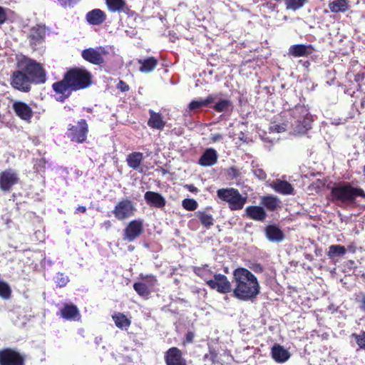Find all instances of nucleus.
I'll use <instances>...</instances> for the list:
<instances>
[{
  "label": "nucleus",
  "mask_w": 365,
  "mask_h": 365,
  "mask_svg": "<svg viewBox=\"0 0 365 365\" xmlns=\"http://www.w3.org/2000/svg\"><path fill=\"white\" fill-rule=\"evenodd\" d=\"M232 289V296L236 299L247 302L257 298L260 293V285L257 278L247 269L238 267L233 271Z\"/></svg>",
  "instance_id": "f257e3e1"
},
{
  "label": "nucleus",
  "mask_w": 365,
  "mask_h": 365,
  "mask_svg": "<svg viewBox=\"0 0 365 365\" xmlns=\"http://www.w3.org/2000/svg\"><path fill=\"white\" fill-rule=\"evenodd\" d=\"M289 120L286 123L273 122L269 126L271 133H282L290 128L294 134H304L311 128L312 116L304 106H296L289 111Z\"/></svg>",
  "instance_id": "f03ea898"
},
{
  "label": "nucleus",
  "mask_w": 365,
  "mask_h": 365,
  "mask_svg": "<svg viewBox=\"0 0 365 365\" xmlns=\"http://www.w3.org/2000/svg\"><path fill=\"white\" fill-rule=\"evenodd\" d=\"M17 66L26 73L34 83H43L46 81V72L42 66L36 61L25 56L17 57Z\"/></svg>",
  "instance_id": "7ed1b4c3"
},
{
  "label": "nucleus",
  "mask_w": 365,
  "mask_h": 365,
  "mask_svg": "<svg viewBox=\"0 0 365 365\" xmlns=\"http://www.w3.org/2000/svg\"><path fill=\"white\" fill-rule=\"evenodd\" d=\"M331 196L334 200L349 205L354 203L357 197L365 198V192L363 189L353 187L346 182L332 187Z\"/></svg>",
  "instance_id": "20e7f679"
},
{
  "label": "nucleus",
  "mask_w": 365,
  "mask_h": 365,
  "mask_svg": "<svg viewBox=\"0 0 365 365\" xmlns=\"http://www.w3.org/2000/svg\"><path fill=\"white\" fill-rule=\"evenodd\" d=\"M66 80L73 91L86 88L91 84V74L83 68L69 70L66 74Z\"/></svg>",
  "instance_id": "39448f33"
},
{
  "label": "nucleus",
  "mask_w": 365,
  "mask_h": 365,
  "mask_svg": "<svg viewBox=\"0 0 365 365\" xmlns=\"http://www.w3.org/2000/svg\"><path fill=\"white\" fill-rule=\"evenodd\" d=\"M217 195L221 200L228 203L231 210L242 209L247 200L246 196H242L237 189L232 187L219 189Z\"/></svg>",
  "instance_id": "423d86ee"
},
{
  "label": "nucleus",
  "mask_w": 365,
  "mask_h": 365,
  "mask_svg": "<svg viewBox=\"0 0 365 365\" xmlns=\"http://www.w3.org/2000/svg\"><path fill=\"white\" fill-rule=\"evenodd\" d=\"M135 211L134 202L128 198H124L115 204L112 212L118 220L123 221L133 217Z\"/></svg>",
  "instance_id": "0eeeda50"
},
{
  "label": "nucleus",
  "mask_w": 365,
  "mask_h": 365,
  "mask_svg": "<svg viewBox=\"0 0 365 365\" xmlns=\"http://www.w3.org/2000/svg\"><path fill=\"white\" fill-rule=\"evenodd\" d=\"M109 53V48L104 46L84 49L81 56L86 61L94 64L101 65L104 63V56Z\"/></svg>",
  "instance_id": "6e6552de"
},
{
  "label": "nucleus",
  "mask_w": 365,
  "mask_h": 365,
  "mask_svg": "<svg viewBox=\"0 0 365 365\" xmlns=\"http://www.w3.org/2000/svg\"><path fill=\"white\" fill-rule=\"evenodd\" d=\"M88 131V127L86 120L81 119L77 125H70L66 135L72 141L81 143L86 140Z\"/></svg>",
  "instance_id": "1a4fd4ad"
},
{
  "label": "nucleus",
  "mask_w": 365,
  "mask_h": 365,
  "mask_svg": "<svg viewBox=\"0 0 365 365\" xmlns=\"http://www.w3.org/2000/svg\"><path fill=\"white\" fill-rule=\"evenodd\" d=\"M0 365H24V358L14 349L10 348L1 349Z\"/></svg>",
  "instance_id": "9d476101"
},
{
  "label": "nucleus",
  "mask_w": 365,
  "mask_h": 365,
  "mask_svg": "<svg viewBox=\"0 0 365 365\" xmlns=\"http://www.w3.org/2000/svg\"><path fill=\"white\" fill-rule=\"evenodd\" d=\"M210 288L216 289L219 293L226 294L232 291V285L227 277L222 274H215L213 279L206 281Z\"/></svg>",
  "instance_id": "9b49d317"
},
{
  "label": "nucleus",
  "mask_w": 365,
  "mask_h": 365,
  "mask_svg": "<svg viewBox=\"0 0 365 365\" xmlns=\"http://www.w3.org/2000/svg\"><path fill=\"white\" fill-rule=\"evenodd\" d=\"M143 232V220L140 219L130 221L123 230V240L133 242Z\"/></svg>",
  "instance_id": "f8f14e48"
},
{
  "label": "nucleus",
  "mask_w": 365,
  "mask_h": 365,
  "mask_svg": "<svg viewBox=\"0 0 365 365\" xmlns=\"http://www.w3.org/2000/svg\"><path fill=\"white\" fill-rule=\"evenodd\" d=\"M32 81L22 70L16 71L12 74V86L21 91L28 92L31 89Z\"/></svg>",
  "instance_id": "ddd939ff"
},
{
  "label": "nucleus",
  "mask_w": 365,
  "mask_h": 365,
  "mask_svg": "<svg viewBox=\"0 0 365 365\" xmlns=\"http://www.w3.org/2000/svg\"><path fill=\"white\" fill-rule=\"evenodd\" d=\"M18 181V175L14 170L8 169L0 173V190L4 192L9 191Z\"/></svg>",
  "instance_id": "4468645a"
},
{
  "label": "nucleus",
  "mask_w": 365,
  "mask_h": 365,
  "mask_svg": "<svg viewBox=\"0 0 365 365\" xmlns=\"http://www.w3.org/2000/svg\"><path fill=\"white\" fill-rule=\"evenodd\" d=\"M52 88L57 94L56 100L60 102H63L68 98L71 96V91H73L70 86V83L66 80L65 76L62 81L54 83Z\"/></svg>",
  "instance_id": "2eb2a0df"
},
{
  "label": "nucleus",
  "mask_w": 365,
  "mask_h": 365,
  "mask_svg": "<svg viewBox=\"0 0 365 365\" xmlns=\"http://www.w3.org/2000/svg\"><path fill=\"white\" fill-rule=\"evenodd\" d=\"M165 361L167 365H187L180 350L176 347H172L166 351Z\"/></svg>",
  "instance_id": "dca6fc26"
},
{
  "label": "nucleus",
  "mask_w": 365,
  "mask_h": 365,
  "mask_svg": "<svg viewBox=\"0 0 365 365\" xmlns=\"http://www.w3.org/2000/svg\"><path fill=\"white\" fill-rule=\"evenodd\" d=\"M12 108L16 115L24 120L29 121L33 116L31 108L24 102L15 101Z\"/></svg>",
  "instance_id": "f3484780"
},
{
  "label": "nucleus",
  "mask_w": 365,
  "mask_h": 365,
  "mask_svg": "<svg viewBox=\"0 0 365 365\" xmlns=\"http://www.w3.org/2000/svg\"><path fill=\"white\" fill-rule=\"evenodd\" d=\"M144 199L148 205L156 208H163L165 206L166 200L160 193L153 191H147Z\"/></svg>",
  "instance_id": "a211bd4d"
},
{
  "label": "nucleus",
  "mask_w": 365,
  "mask_h": 365,
  "mask_svg": "<svg viewBox=\"0 0 365 365\" xmlns=\"http://www.w3.org/2000/svg\"><path fill=\"white\" fill-rule=\"evenodd\" d=\"M314 51L311 44H295L289 47L288 54L295 58L304 57L312 54Z\"/></svg>",
  "instance_id": "6ab92c4d"
},
{
  "label": "nucleus",
  "mask_w": 365,
  "mask_h": 365,
  "mask_svg": "<svg viewBox=\"0 0 365 365\" xmlns=\"http://www.w3.org/2000/svg\"><path fill=\"white\" fill-rule=\"evenodd\" d=\"M61 316L69 321H79L81 314L78 307L73 304H65L60 310Z\"/></svg>",
  "instance_id": "aec40b11"
},
{
  "label": "nucleus",
  "mask_w": 365,
  "mask_h": 365,
  "mask_svg": "<svg viewBox=\"0 0 365 365\" xmlns=\"http://www.w3.org/2000/svg\"><path fill=\"white\" fill-rule=\"evenodd\" d=\"M86 19L90 25L98 26L106 21V14L101 9H95L86 14Z\"/></svg>",
  "instance_id": "412c9836"
},
{
  "label": "nucleus",
  "mask_w": 365,
  "mask_h": 365,
  "mask_svg": "<svg viewBox=\"0 0 365 365\" xmlns=\"http://www.w3.org/2000/svg\"><path fill=\"white\" fill-rule=\"evenodd\" d=\"M271 187L274 190L275 192L282 195H289L294 194L293 186L285 180L276 179L271 184Z\"/></svg>",
  "instance_id": "4be33fe9"
},
{
  "label": "nucleus",
  "mask_w": 365,
  "mask_h": 365,
  "mask_svg": "<svg viewBox=\"0 0 365 365\" xmlns=\"http://www.w3.org/2000/svg\"><path fill=\"white\" fill-rule=\"evenodd\" d=\"M46 35V29L44 26L36 25L32 27L29 33V41L31 45L36 46L39 44Z\"/></svg>",
  "instance_id": "5701e85b"
},
{
  "label": "nucleus",
  "mask_w": 365,
  "mask_h": 365,
  "mask_svg": "<svg viewBox=\"0 0 365 365\" xmlns=\"http://www.w3.org/2000/svg\"><path fill=\"white\" fill-rule=\"evenodd\" d=\"M217 161V154L213 148L207 149L199 159V164L202 166L209 167L215 165Z\"/></svg>",
  "instance_id": "b1692460"
},
{
  "label": "nucleus",
  "mask_w": 365,
  "mask_h": 365,
  "mask_svg": "<svg viewBox=\"0 0 365 365\" xmlns=\"http://www.w3.org/2000/svg\"><path fill=\"white\" fill-rule=\"evenodd\" d=\"M272 356L278 363H284L290 358L289 352L279 344H275L272 348Z\"/></svg>",
  "instance_id": "393cba45"
},
{
  "label": "nucleus",
  "mask_w": 365,
  "mask_h": 365,
  "mask_svg": "<svg viewBox=\"0 0 365 365\" xmlns=\"http://www.w3.org/2000/svg\"><path fill=\"white\" fill-rule=\"evenodd\" d=\"M265 235L271 242H279L284 240L283 232L276 225H268L265 228Z\"/></svg>",
  "instance_id": "a878e982"
},
{
  "label": "nucleus",
  "mask_w": 365,
  "mask_h": 365,
  "mask_svg": "<svg viewBox=\"0 0 365 365\" xmlns=\"http://www.w3.org/2000/svg\"><path fill=\"white\" fill-rule=\"evenodd\" d=\"M245 213L248 217L257 221H263L267 216L264 208L259 206L247 207Z\"/></svg>",
  "instance_id": "bb28decb"
},
{
  "label": "nucleus",
  "mask_w": 365,
  "mask_h": 365,
  "mask_svg": "<svg viewBox=\"0 0 365 365\" xmlns=\"http://www.w3.org/2000/svg\"><path fill=\"white\" fill-rule=\"evenodd\" d=\"M108 9L112 13H127L128 7L125 0H105Z\"/></svg>",
  "instance_id": "cd10ccee"
},
{
  "label": "nucleus",
  "mask_w": 365,
  "mask_h": 365,
  "mask_svg": "<svg viewBox=\"0 0 365 365\" xmlns=\"http://www.w3.org/2000/svg\"><path fill=\"white\" fill-rule=\"evenodd\" d=\"M150 118L148 120V125L152 128L162 130L165 125L163 116L159 113L149 110Z\"/></svg>",
  "instance_id": "c85d7f7f"
},
{
  "label": "nucleus",
  "mask_w": 365,
  "mask_h": 365,
  "mask_svg": "<svg viewBox=\"0 0 365 365\" xmlns=\"http://www.w3.org/2000/svg\"><path fill=\"white\" fill-rule=\"evenodd\" d=\"M216 98V96L210 95L205 99L193 100L189 103L188 108L192 111H198L202 108L207 107L210 103H213Z\"/></svg>",
  "instance_id": "c756f323"
},
{
  "label": "nucleus",
  "mask_w": 365,
  "mask_h": 365,
  "mask_svg": "<svg viewBox=\"0 0 365 365\" xmlns=\"http://www.w3.org/2000/svg\"><path fill=\"white\" fill-rule=\"evenodd\" d=\"M140 65L139 71L142 73H150L153 71L158 65V60L155 57L140 58L138 60Z\"/></svg>",
  "instance_id": "7c9ffc66"
},
{
  "label": "nucleus",
  "mask_w": 365,
  "mask_h": 365,
  "mask_svg": "<svg viewBox=\"0 0 365 365\" xmlns=\"http://www.w3.org/2000/svg\"><path fill=\"white\" fill-rule=\"evenodd\" d=\"M329 8L333 13H344L349 9V1L347 0H332L329 3Z\"/></svg>",
  "instance_id": "2f4dec72"
},
{
  "label": "nucleus",
  "mask_w": 365,
  "mask_h": 365,
  "mask_svg": "<svg viewBox=\"0 0 365 365\" xmlns=\"http://www.w3.org/2000/svg\"><path fill=\"white\" fill-rule=\"evenodd\" d=\"M143 160V154L140 152H133L129 154L126 161L128 167L133 170H138Z\"/></svg>",
  "instance_id": "473e14b6"
},
{
  "label": "nucleus",
  "mask_w": 365,
  "mask_h": 365,
  "mask_svg": "<svg viewBox=\"0 0 365 365\" xmlns=\"http://www.w3.org/2000/svg\"><path fill=\"white\" fill-rule=\"evenodd\" d=\"M112 318L115 322V326L121 329H127L131 323L130 320L128 319L125 314L120 312L113 314Z\"/></svg>",
  "instance_id": "72a5a7b5"
},
{
  "label": "nucleus",
  "mask_w": 365,
  "mask_h": 365,
  "mask_svg": "<svg viewBox=\"0 0 365 365\" xmlns=\"http://www.w3.org/2000/svg\"><path fill=\"white\" fill-rule=\"evenodd\" d=\"M280 200L277 197L266 196L262 199V204L270 211L275 210L280 205Z\"/></svg>",
  "instance_id": "f704fd0d"
},
{
  "label": "nucleus",
  "mask_w": 365,
  "mask_h": 365,
  "mask_svg": "<svg viewBox=\"0 0 365 365\" xmlns=\"http://www.w3.org/2000/svg\"><path fill=\"white\" fill-rule=\"evenodd\" d=\"M201 224L207 228H210L214 224V219L212 215L205 211H197L196 213Z\"/></svg>",
  "instance_id": "c9c22d12"
},
{
  "label": "nucleus",
  "mask_w": 365,
  "mask_h": 365,
  "mask_svg": "<svg viewBox=\"0 0 365 365\" xmlns=\"http://www.w3.org/2000/svg\"><path fill=\"white\" fill-rule=\"evenodd\" d=\"M346 250L344 246L339 245H333L329 247L327 255L329 258H333L336 256H343L346 254Z\"/></svg>",
  "instance_id": "e433bc0d"
},
{
  "label": "nucleus",
  "mask_w": 365,
  "mask_h": 365,
  "mask_svg": "<svg viewBox=\"0 0 365 365\" xmlns=\"http://www.w3.org/2000/svg\"><path fill=\"white\" fill-rule=\"evenodd\" d=\"M133 289L141 297H147L150 294V289L144 282H135L133 284Z\"/></svg>",
  "instance_id": "4c0bfd02"
},
{
  "label": "nucleus",
  "mask_w": 365,
  "mask_h": 365,
  "mask_svg": "<svg viewBox=\"0 0 365 365\" xmlns=\"http://www.w3.org/2000/svg\"><path fill=\"white\" fill-rule=\"evenodd\" d=\"M307 0H284V4L287 9L296 11L302 8Z\"/></svg>",
  "instance_id": "58836bf2"
},
{
  "label": "nucleus",
  "mask_w": 365,
  "mask_h": 365,
  "mask_svg": "<svg viewBox=\"0 0 365 365\" xmlns=\"http://www.w3.org/2000/svg\"><path fill=\"white\" fill-rule=\"evenodd\" d=\"M232 106V103L228 99H220L218 102L215 103L213 106V108L217 112H225L227 111Z\"/></svg>",
  "instance_id": "ea45409f"
},
{
  "label": "nucleus",
  "mask_w": 365,
  "mask_h": 365,
  "mask_svg": "<svg viewBox=\"0 0 365 365\" xmlns=\"http://www.w3.org/2000/svg\"><path fill=\"white\" fill-rule=\"evenodd\" d=\"M140 278L143 280V282L145 283L147 286H148V288L150 289H153L158 283L156 277L153 274L144 275L140 274Z\"/></svg>",
  "instance_id": "a19ab883"
},
{
  "label": "nucleus",
  "mask_w": 365,
  "mask_h": 365,
  "mask_svg": "<svg viewBox=\"0 0 365 365\" xmlns=\"http://www.w3.org/2000/svg\"><path fill=\"white\" fill-rule=\"evenodd\" d=\"M182 206L188 211H193L197 208L198 204L194 199H185L182 202Z\"/></svg>",
  "instance_id": "79ce46f5"
},
{
  "label": "nucleus",
  "mask_w": 365,
  "mask_h": 365,
  "mask_svg": "<svg viewBox=\"0 0 365 365\" xmlns=\"http://www.w3.org/2000/svg\"><path fill=\"white\" fill-rule=\"evenodd\" d=\"M196 274L203 278L205 281L209 280L208 276L212 274V272L208 269L207 265H205L203 267L196 268L195 270Z\"/></svg>",
  "instance_id": "37998d69"
},
{
  "label": "nucleus",
  "mask_w": 365,
  "mask_h": 365,
  "mask_svg": "<svg viewBox=\"0 0 365 365\" xmlns=\"http://www.w3.org/2000/svg\"><path fill=\"white\" fill-rule=\"evenodd\" d=\"M54 279L55 282L60 287H65L69 282L68 277L61 272L57 273Z\"/></svg>",
  "instance_id": "c03bdc74"
},
{
  "label": "nucleus",
  "mask_w": 365,
  "mask_h": 365,
  "mask_svg": "<svg viewBox=\"0 0 365 365\" xmlns=\"http://www.w3.org/2000/svg\"><path fill=\"white\" fill-rule=\"evenodd\" d=\"M351 336L355 339L356 343L361 349H365V331L361 334H352Z\"/></svg>",
  "instance_id": "a18cd8bd"
},
{
  "label": "nucleus",
  "mask_w": 365,
  "mask_h": 365,
  "mask_svg": "<svg viewBox=\"0 0 365 365\" xmlns=\"http://www.w3.org/2000/svg\"><path fill=\"white\" fill-rule=\"evenodd\" d=\"M355 300L359 304L360 310L365 313V292H359L355 295Z\"/></svg>",
  "instance_id": "49530a36"
},
{
  "label": "nucleus",
  "mask_w": 365,
  "mask_h": 365,
  "mask_svg": "<svg viewBox=\"0 0 365 365\" xmlns=\"http://www.w3.org/2000/svg\"><path fill=\"white\" fill-rule=\"evenodd\" d=\"M227 175L231 180L237 179L240 176V171L235 167H231L227 170Z\"/></svg>",
  "instance_id": "de8ad7c7"
},
{
  "label": "nucleus",
  "mask_w": 365,
  "mask_h": 365,
  "mask_svg": "<svg viewBox=\"0 0 365 365\" xmlns=\"http://www.w3.org/2000/svg\"><path fill=\"white\" fill-rule=\"evenodd\" d=\"M59 4L63 8L73 7L80 0H57Z\"/></svg>",
  "instance_id": "09e8293b"
},
{
  "label": "nucleus",
  "mask_w": 365,
  "mask_h": 365,
  "mask_svg": "<svg viewBox=\"0 0 365 365\" xmlns=\"http://www.w3.org/2000/svg\"><path fill=\"white\" fill-rule=\"evenodd\" d=\"M252 172L254 175L259 180H264L267 178L265 172L260 168H255Z\"/></svg>",
  "instance_id": "8fccbe9b"
},
{
  "label": "nucleus",
  "mask_w": 365,
  "mask_h": 365,
  "mask_svg": "<svg viewBox=\"0 0 365 365\" xmlns=\"http://www.w3.org/2000/svg\"><path fill=\"white\" fill-rule=\"evenodd\" d=\"M118 88L122 92H125L129 90V86L123 81H120L117 86Z\"/></svg>",
  "instance_id": "3c124183"
},
{
  "label": "nucleus",
  "mask_w": 365,
  "mask_h": 365,
  "mask_svg": "<svg viewBox=\"0 0 365 365\" xmlns=\"http://www.w3.org/2000/svg\"><path fill=\"white\" fill-rule=\"evenodd\" d=\"M250 268L256 273H261L263 272V267L260 264H253Z\"/></svg>",
  "instance_id": "603ef678"
},
{
  "label": "nucleus",
  "mask_w": 365,
  "mask_h": 365,
  "mask_svg": "<svg viewBox=\"0 0 365 365\" xmlns=\"http://www.w3.org/2000/svg\"><path fill=\"white\" fill-rule=\"evenodd\" d=\"M6 19V14L1 6H0V25L4 24Z\"/></svg>",
  "instance_id": "864d4df0"
},
{
  "label": "nucleus",
  "mask_w": 365,
  "mask_h": 365,
  "mask_svg": "<svg viewBox=\"0 0 365 365\" xmlns=\"http://www.w3.org/2000/svg\"><path fill=\"white\" fill-rule=\"evenodd\" d=\"M223 136L220 133L213 134L210 137V140L212 143H215L217 141H220L222 139Z\"/></svg>",
  "instance_id": "5fc2aeb1"
},
{
  "label": "nucleus",
  "mask_w": 365,
  "mask_h": 365,
  "mask_svg": "<svg viewBox=\"0 0 365 365\" xmlns=\"http://www.w3.org/2000/svg\"><path fill=\"white\" fill-rule=\"evenodd\" d=\"M112 226V223L110 220H106L101 225V227L105 229L106 230H110Z\"/></svg>",
  "instance_id": "6e6d98bb"
},
{
  "label": "nucleus",
  "mask_w": 365,
  "mask_h": 365,
  "mask_svg": "<svg viewBox=\"0 0 365 365\" xmlns=\"http://www.w3.org/2000/svg\"><path fill=\"white\" fill-rule=\"evenodd\" d=\"M194 338V334L192 332H187L186 334V341L187 342H192Z\"/></svg>",
  "instance_id": "4d7b16f0"
},
{
  "label": "nucleus",
  "mask_w": 365,
  "mask_h": 365,
  "mask_svg": "<svg viewBox=\"0 0 365 365\" xmlns=\"http://www.w3.org/2000/svg\"><path fill=\"white\" fill-rule=\"evenodd\" d=\"M186 187L189 191H190L192 192H197V188L195 186H194L193 185H187Z\"/></svg>",
  "instance_id": "13d9d810"
},
{
  "label": "nucleus",
  "mask_w": 365,
  "mask_h": 365,
  "mask_svg": "<svg viewBox=\"0 0 365 365\" xmlns=\"http://www.w3.org/2000/svg\"><path fill=\"white\" fill-rule=\"evenodd\" d=\"M86 211V207L85 206L80 205L76 208V213H77L78 212L85 213Z\"/></svg>",
  "instance_id": "bf43d9fd"
},
{
  "label": "nucleus",
  "mask_w": 365,
  "mask_h": 365,
  "mask_svg": "<svg viewBox=\"0 0 365 365\" xmlns=\"http://www.w3.org/2000/svg\"><path fill=\"white\" fill-rule=\"evenodd\" d=\"M361 107H364L365 106V99H362L361 102Z\"/></svg>",
  "instance_id": "052dcab7"
}]
</instances>
